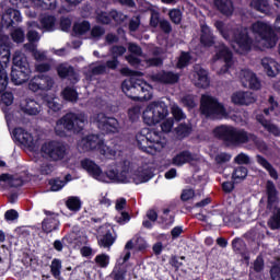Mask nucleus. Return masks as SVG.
I'll list each match as a JSON object with an SVG mask.
<instances>
[{
	"instance_id": "nucleus-43",
	"label": "nucleus",
	"mask_w": 280,
	"mask_h": 280,
	"mask_svg": "<svg viewBox=\"0 0 280 280\" xmlns=\"http://www.w3.org/2000/svg\"><path fill=\"white\" fill-rule=\"evenodd\" d=\"M176 135L182 139L191 135V124H180L176 128Z\"/></svg>"
},
{
	"instance_id": "nucleus-21",
	"label": "nucleus",
	"mask_w": 280,
	"mask_h": 280,
	"mask_svg": "<svg viewBox=\"0 0 280 280\" xmlns=\"http://www.w3.org/2000/svg\"><path fill=\"white\" fill-rule=\"evenodd\" d=\"M22 20L23 18L19 10L8 9L5 13L1 15V25L2 27H11L14 23H21Z\"/></svg>"
},
{
	"instance_id": "nucleus-42",
	"label": "nucleus",
	"mask_w": 280,
	"mask_h": 280,
	"mask_svg": "<svg viewBox=\"0 0 280 280\" xmlns=\"http://www.w3.org/2000/svg\"><path fill=\"white\" fill-rule=\"evenodd\" d=\"M4 91L5 88L2 92H0V104H3L4 106H12L14 103V94Z\"/></svg>"
},
{
	"instance_id": "nucleus-58",
	"label": "nucleus",
	"mask_w": 280,
	"mask_h": 280,
	"mask_svg": "<svg viewBox=\"0 0 280 280\" xmlns=\"http://www.w3.org/2000/svg\"><path fill=\"white\" fill-rule=\"evenodd\" d=\"M189 54L187 52H182L178 62H177V69H183L184 67H187V65H189Z\"/></svg>"
},
{
	"instance_id": "nucleus-7",
	"label": "nucleus",
	"mask_w": 280,
	"mask_h": 280,
	"mask_svg": "<svg viewBox=\"0 0 280 280\" xmlns=\"http://www.w3.org/2000/svg\"><path fill=\"white\" fill-rule=\"evenodd\" d=\"M86 125V114H67L59 119L55 126V132L59 137H65L67 130H73V132H80Z\"/></svg>"
},
{
	"instance_id": "nucleus-13",
	"label": "nucleus",
	"mask_w": 280,
	"mask_h": 280,
	"mask_svg": "<svg viewBox=\"0 0 280 280\" xmlns=\"http://www.w3.org/2000/svg\"><path fill=\"white\" fill-rule=\"evenodd\" d=\"M91 124H95L100 130L103 132H112L113 135L119 132L120 126L119 121L113 117H106V114L98 113L94 114L90 118Z\"/></svg>"
},
{
	"instance_id": "nucleus-61",
	"label": "nucleus",
	"mask_w": 280,
	"mask_h": 280,
	"mask_svg": "<svg viewBox=\"0 0 280 280\" xmlns=\"http://www.w3.org/2000/svg\"><path fill=\"white\" fill-rule=\"evenodd\" d=\"M96 19L100 23L108 24V23H110L112 18H110V13L108 14L104 11H98Z\"/></svg>"
},
{
	"instance_id": "nucleus-44",
	"label": "nucleus",
	"mask_w": 280,
	"mask_h": 280,
	"mask_svg": "<svg viewBox=\"0 0 280 280\" xmlns=\"http://www.w3.org/2000/svg\"><path fill=\"white\" fill-rule=\"evenodd\" d=\"M268 102H269V108L264 109L265 115H270L271 113L273 115H279V103L275 101V97L270 96Z\"/></svg>"
},
{
	"instance_id": "nucleus-34",
	"label": "nucleus",
	"mask_w": 280,
	"mask_h": 280,
	"mask_svg": "<svg viewBox=\"0 0 280 280\" xmlns=\"http://www.w3.org/2000/svg\"><path fill=\"white\" fill-rule=\"evenodd\" d=\"M55 27H56V18L51 15H44L40 19L39 30H44L45 32H54Z\"/></svg>"
},
{
	"instance_id": "nucleus-55",
	"label": "nucleus",
	"mask_w": 280,
	"mask_h": 280,
	"mask_svg": "<svg viewBox=\"0 0 280 280\" xmlns=\"http://www.w3.org/2000/svg\"><path fill=\"white\" fill-rule=\"evenodd\" d=\"M51 191H60L65 185H67V182L61 179H52L49 182Z\"/></svg>"
},
{
	"instance_id": "nucleus-2",
	"label": "nucleus",
	"mask_w": 280,
	"mask_h": 280,
	"mask_svg": "<svg viewBox=\"0 0 280 280\" xmlns=\"http://www.w3.org/2000/svg\"><path fill=\"white\" fill-rule=\"evenodd\" d=\"M81 167L89 176L98 180V183L105 184H122L135 183L141 185V183H148L152 178V171L148 166L138 167L130 162H125L124 165L109 166L105 172L102 170L95 161L91 159H84L81 161Z\"/></svg>"
},
{
	"instance_id": "nucleus-51",
	"label": "nucleus",
	"mask_w": 280,
	"mask_h": 280,
	"mask_svg": "<svg viewBox=\"0 0 280 280\" xmlns=\"http://www.w3.org/2000/svg\"><path fill=\"white\" fill-rule=\"evenodd\" d=\"M182 104L187 108H195V106H198V98L192 95H186L182 98Z\"/></svg>"
},
{
	"instance_id": "nucleus-27",
	"label": "nucleus",
	"mask_w": 280,
	"mask_h": 280,
	"mask_svg": "<svg viewBox=\"0 0 280 280\" xmlns=\"http://www.w3.org/2000/svg\"><path fill=\"white\" fill-rule=\"evenodd\" d=\"M155 82H163L164 84H174L178 82V74L172 72H160L153 75Z\"/></svg>"
},
{
	"instance_id": "nucleus-56",
	"label": "nucleus",
	"mask_w": 280,
	"mask_h": 280,
	"mask_svg": "<svg viewBox=\"0 0 280 280\" xmlns=\"http://www.w3.org/2000/svg\"><path fill=\"white\" fill-rule=\"evenodd\" d=\"M11 36L15 43H23L25 40V33L21 28H15Z\"/></svg>"
},
{
	"instance_id": "nucleus-57",
	"label": "nucleus",
	"mask_w": 280,
	"mask_h": 280,
	"mask_svg": "<svg viewBox=\"0 0 280 280\" xmlns=\"http://www.w3.org/2000/svg\"><path fill=\"white\" fill-rule=\"evenodd\" d=\"M114 280H125L126 279V270L121 268H115L110 275Z\"/></svg>"
},
{
	"instance_id": "nucleus-23",
	"label": "nucleus",
	"mask_w": 280,
	"mask_h": 280,
	"mask_svg": "<svg viewBox=\"0 0 280 280\" xmlns=\"http://www.w3.org/2000/svg\"><path fill=\"white\" fill-rule=\"evenodd\" d=\"M261 67L269 78H275L280 71V66L277 60L269 57L261 59Z\"/></svg>"
},
{
	"instance_id": "nucleus-11",
	"label": "nucleus",
	"mask_w": 280,
	"mask_h": 280,
	"mask_svg": "<svg viewBox=\"0 0 280 280\" xmlns=\"http://www.w3.org/2000/svg\"><path fill=\"white\" fill-rule=\"evenodd\" d=\"M8 36L0 33V93L8 89V65H10V43Z\"/></svg>"
},
{
	"instance_id": "nucleus-48",
	"label": "nucleus",
	"mask_w": 280,
	"mask_h": 280,
	"mask_svg": "<svg viewBox=\"0 0 280 280\" xmlns=\"http://www.w3.org/2000/svg\"><path fill=\"white\" fill-rule=\"evenodd\" d=\"M58 75L60 78H68V75H71V73H73V68H71L69 65L67 63H61L58 68Z\"/></svg>"
},
{
	"instance_id": "nucleus-60",
	"label": "nucleus",
	"mask_w": 280,
	"mask_h": 280,
	"mask_svg": "<svg viewBox=\"0 0 280 280\" xmlns=\"http://www.w3.org/2000/svg\"><path fill=\"white\" fill-rule=\"evenodd\" d=\"M139 115H141V108H139L138 106L132 107L128 112V117L130 121H137V119H139Z\"/></svg>"
},
{
	"instance_id": "nucleus-14",
	"label": "nucleus",
	"mask_w": 280,
	"mask_h": 280,
	"mask_svg": "<svg viewBox=\"0 0 280 280\" xmlns=\"http://www.w3.org/2000/svg\"><path fill=\"white\" fill-rule=\"evenodd\" d=\"M42 154L51 161H62L67 156V148L60 142H45L42 145Z\"/></svg>"
},
{
	"instance_id": "nucleus-40",
	"label": "nucleus",
	"mask_w": 280,
	"mask_h": 280,
	"mask_svg": "<svg viewBox=\"0 0 280 280\" xmlns=\"http://www.w3.org/2000/svg\"><path fill=\"white\" fill-rule=\"evenodd\" d=\"M221 218H223L225 224L242 222V219L235 212H222Z\"/></svg>"
},
{
	"instance_id": "nucleus-8",
	"label": "nucleus",
	"mask_w": 280,
	"mask_h": 280,
	"mask_svg": "<svg viewBox=\"0 0 280 280\" xmlns=\"http://www.w3.org/2000/svg\"><path fill=\"white\" fill-rule=\"evenodd\" d=\"M79 150L83 152L96 151L105 159H113L117 154V149H110V147L104 143V139L100 138L97 135H91L84 137L78 143Z\"/></svg>"
},
{
	"instance_id": "nucleus-46",
	"label": "nucleus",
	"mask_w": 280,
	"mask_h": 280,
	"mask_svg": "<svg viewBox=\"0 0 280 280\" xmlns=\"http://www.w3.org/2000/svg\"><path fill=\"white\" fill-rule=\"evenodd\" d=\"M246 176H248V170H246V167H244V166L237 167L233 173V179L236 183H240V180H244V178H246Z\"/></svg>"
},
{
	"instance_id": "nucleus-52",
	"label": "nucleus",
	"mask_w": 280,
	"mask_h": 280,
	"mask_svg": "<svg viewBox=\"0 0 280 280\" xmlns=\"http://www.w3.org/2000/svg\"><path fill=\"white\" fill-rule=\"evenodd\" d=\"M268 225L272 231L280 229V211L273 213V215L269 219Z\"/></svg>"
},
{
	"instance_id": "nucleus-18",
	"label": "nucleus",
	"mask_w": 280,
	"mask_h": 280,
	"mask_svg": "<svg viewBox=\"0 0 280 280\" xmlns=\"http://www.w3.org/2000/svg\"><path fill=\"white\" fill-rule=\"evenodd\" d=\"M190 80L195 86H198V89H208L210 84L207 70L202 69L200 66H195L194 71L190 74Z\"/></svg>"
},
{
	"instance_id": "nucleus-45",
	"label": "nucleus",
	"mask_w": 280,
	"mask_h": 280,
	"mask_svg": "<svg viewBox=\"0 0 280 280\" xmlns=\"http://www.w3.org/2000/svg\"><path fill=\"white\" fill-rule=\"evenodd\" d=\"M171 113L176 121H183L185 119V113L176 103L171 105Z\"/></svg>"
},
{
	"instance_id": "nucleus-19",
	"label": "nucleus",
	"mask_w": 280,
	"mask_h": 280,
	"mask_svg": "<svg viewBox=\"0 0 280 280\" xmlns=\"http://www.w3.org/2000/svg\"><path fill=\"white\" fill-rule=\"evenodd\" d=\"M232 104L236 106H250V104H255L257 98H255V94L249 91H236L231 95Z\"/></svg>"
},
{
	"instance_id": "nucleus-37",
	"label": "nucleus",
	"mask_w": 280,
	"mask_h": 280,
	"mask_svg": "<svg viewBox=\"0 0 280 280\" xmlns=\"http://www.w3.org/2000/svg\"><path fill=\"white\" fill-rule=\"evenodd\" d=\"M115 244V236L110 232H107L98 240V245L103 248H110Z\"/></svg>"
},
{
	"instance_id": "nucleus-4",
	"label": "nucleus",
	"mask_w": 280,
	"mask_h": 280,
	"mask_svg": "<svg viewBox=\"0 0 280 280\" xmlns=\"http://www.w3.org/2000/svg\"><path fill=\"white\" fill-rule=\"evenodd\" d=\"M136 141L140 150L147 152V154H156V152H161L167 143L160 132L149 130L148 128H143L137 133Z\"/></svg>"
},
{
	"instance_id": "nucleus-31",
	"label": "nucleus",
	"mask_w": 280,
	"mask_h": 280,
	"mask_svg": "<svg viewBox=\"0 0 280 280\" xmlns=\"http://www.w3.org/2000/svg\"><path fill=\"white\" fill-rule=\"evenodd\" d=\"M200 40L205 47H211V45H213V34L211 33V28H209L206 24H201Z\"/></svg>"
},
{
	"instance_id": "nucleus-39",
	"label": "nucleus",
	"mask_w": 280,
	"mask_h": 280,
	"mask_svg": "<svg viewBox=\"0 0 280 280\" xmlns=\"http://www.w3.org/2000/svg\"><path fill=\"white\" fill-rule=\"evenodd\" d=\"M66 205L70 211H80L82 209V200L79 197H69Z\"/></svg>"
},
{
	"instance_id": "nucleus-49",
	"label": "nucleus",
	"mask_w": 280,
	"mask_h": 280,
	"mask_svg": "<svg viewBox=\"0 0 280 280\" xmlns=\"http://www.w3.org/2000/svg\"><path fill=\"white\" fill-rule=\"evenodd\" d=\"M232 248L235 253H244L246 250V243L242 238H234L232 241Z\"/></svg>"
},
{
	"instance_id": "nucleus-47",
	"label": "nucleus",
	"mask_w": 280,
	"mask_h": 280,
	"mask_svg": "<svg viewBox=\"0 0 280 280\" xmlns=\"http://www.w3.org/2000/svg\"><path fill=\"white\" fill-rule=\"evenodd\" d=\"M74 33L75 34H86V32H89V30H91V24L86 21L84 22H79L77 24H74L73 26Z\"/></svg>"
},
{
	"instance_id": "nucleus-12",
	"label": "nucleus",
	"mask_w": 280,
	"mask_h": 280,
	"mask_svg": "<svg viewBox=\"0 0 280 280\" xmlns=\"http://www.w3.org/2000/svg\"><path fill=\"white\" fill-rule=\"evenodd\" d=\"M12 137L15 143L28 150H36V148L40 145V133H38V131L32 132L18 127L12 131Z\"/></svg>"
},
{
	"instance_id": "nucleus-36",
	"label": "nucleus",
	"mask_w": 280,
	"mask_h": 280,
	"mask_svg": "<svg viewBox=\"0 0 280 280\" xmlns=\"http://www.w3.org/2000/svg\"><path fill=\"white\" fill-rule=\"evenodd\" d=\"M62 270V260L54 258L50 264V272L55 279L60 280V275Z\"/></svg>"
},
{
	"instance_id": "nucleus-10",
	"label": "nucleus",
	"mask_w": 280,
	"mask_h": 280,
	"mask_svg": "<svg viewBox=\"0 0 280 280\" xmlns=\"http://www.w3.org/2000/svg\"><path fill=\"white\" fill-rule=\"evenodd\" d=\"M201 113L206 115V117H214L215 119H224V117L229 116L226 108L222 103H219L215 97L211 95H202L201 96Z\"/></svg>"
},
{
	"instance_id": "nucleus-54",
	"label": "nucleus",
	"mask_w": 280,
	"mask_h": 280,
	"mask_svg": "<svg viewBox=\"0 0 280 280\" xmlns=\"http://www.w3.org/2000/svg\"><path fill=\"white\" fill-rule=\"evenodd\" d=\"M168 16L175 25H178L183 21V13L178 9L171 10Z\"/></svg>"
},
{
	"instance_id": "nucleus-38",
	"label": "nucleus",
	"mask_w": 280,
	"mask_h": 280,
	"mask_svg": "<svg viewBox=\"0 0 280 280\" xmlns=\"http://www.w3.org/2000/svg\"><path fill=\"white\" fill-rule=\"evenodd\" d=\"M44 101L46 102L48 108L52 110L54 113H57V110H60L61 105L59 103V100L56 96H45Z\"/></svg>"
},
{
	"instance_id": "nucleus-1",
	"label": "nucleus",
	"mask_w": 280,
	"mask_h": 280,
	"mask_svg": "<svg viewBox=\"0 0 280 280\" xmlns=\"http://www.w3.org/2000/svg\"><path fill=\"white\" fill-rule=\"evenodd\" d=\"M214 26L237 54H248L253 46L259 49L261 47L272 49L277 45L275 30L265 21L253 22L249 28H240L236 32L231 31V25L222 21H217Z\"/></svg>"
},
{
	"instance_id": "nucleus-64",
	"label": "nucleus",
	"mask_w": 280,
	"mask_h": 280,
	"mask_svg": "<svg viewBox=\"0 0 280 280\" xmlns=\"http://www.w3.org/2000/svg\"><path fill=\"white\" fill-rule=\"evenodd\" d=\"M270 275L272 280H280V264L271 268Z\"/></svg>"
},
{
	"instance_id": "nucleus-22",
	"label": "nucleus",
	"mask_w": 280,
	"mask_h": 280,
	"mask_svg": "<svg viewBox=\"0 0 280 280\" xmlns=\"http://www.w3.org/2000/svg\"><path fill=\"white\" fill-rule=\"evenodd\" d=\"M58 213L56 212H46V218L43 221L42 229L45 231V233H51L52 231H56L58 229V224H60V221L58 220Z\"/></svg>"
},
{
	"instance_id": "nucleus-33",
	"label": "nucleus",
	"mask_w": 280,
	"mask_h": 280,
	"mask_svg": "<svg viewBox=\"0 0 280 280\" xmlns=\"http://www.w3.org/2000/svg\"><path fill=\"white\" fill-rule=\"evenodd\" d=\"M256 119L259 124L262 125L265 130H268V132H271V135H275V137H279L280 130L279 127L270 124L266 118H264L262 115H257Z\"/></svg>"
},
{
	"instance_id": "nucleus-63",
	"label": "nucleus",
	"mask_w": 280,
	"mask_h": 280,
	"mask_svg": "<svg viewBox=\"0 0 280 280\" xmlns=\"http://www.w3.org/2000/svg\"><path fill=\"white\" fill-rule=\"evenodd\" d=\"M15 235L19 237L25 238L30 237V230H27L25 226H19L14 230Z\"/></svg>"
},
{
	"instance_id": "nucleus-28",
	"label": "nucleus",
	"mask_w": 280,
	"mask_h": 280,
	"mask_svg": "<svg viewBox=\"0 0 280 280\" xmlns=\"http://www.w3.org/2000/svg\"><path fill=\"white\" fill-rule=\"evenodd\" d=\"M250 8L256 10L257 12H261V14H270V2L268 0H252Z\"/></svg>"
},
{
	"instance_id": "nucleus-30",
	"label": "nucleus",
	"mask_w": 280,
	"mask_h": 280,
	"mask_svg": "<svg viewBox=\"0 0 280 280\" xmlns=\"http://www.w3.org/2000/svg\"><path fill=\"white\" fill-rule=\"evenodd\" d=\"M257 163L258 165H261V167H264V170H266L269 174V176H271V178H273L275 180H277L279 178V174L277 173V171L275 170V167H272V164H270V162H268V160H266L264 156L257 155Z\"/></svg>"
},
{
	"instance_id": "nucleus-17",
	"label": "nucleus",
	"mask_w": 280,
	"mask_h": 280,
	"mask_svg": "<svg viewBox=\"0 0 280 280\" xmlns=\"http://www.w3.org/2000/svg\"><path fill=\"white\" fill-rule=\"evenodd\" d=\"M54 86V79L47 75H37L28 82L30 91L37 93V91H49Z\"/></svg>"
},
{
	"instance_id": "nucleus-25",
	"label": "nucleus",
	"mask_w": 280,
	"mask_h": 280,
	"mask_svg": "<svg viewBox=\"0 0 280 280\" xmlns=\"http://www.w3.org/2000/svg\"><path fill=\"white\" fill-rule=\"evenodd\" d=\"M38 23L36 22H28V33H27V40L28 44L25 45L26 49H30V45H36L34 43H38L40 40V35H38V32L34 30H38Z\"/></svg>"
},
{
	"instance_id": "nucleus-26",
	"label": "nucleus",
	"mask_w": 280,
	"mask_h": 280,
	"mask_svg": "<svg viewBox=\"0 0 280 280\" xmlns=\"http://www.w3.org/2000/svg\"><path fill=\"white\" fill-rule=\"evenodd\" d=\"M268 209H277V188L272 182H267Z\"/></svg>"
},
{
	"instance_id": "nucleus-9",
	"label": "nucleus",
	"mask_w": 280,
	"mask_h": 280,
	"mask_svg": "<svg viewBox=\"0 0 280 280\" xmlns=\"http://www.w3.org/2000/svg\"><path fill=\"white\" fill-rule=\"evenodd\" d=\"M32 75V70L30 69V62H27V57L21 51H16L13 56V67L11 70V80L13 84L20 86V84H25Z\"/></svg>"
},
{
	"instance_id": "nucleus-6",
	"label": "nucleus",
	"mask_w": 280,
	"mask_h": 280,
	"mask_svg": "<svg viewBox=\"0 0 280 280\" xmlns=\"http://www.w3.org/2000/svg\"><path fill=\"white\" fill-rule=\"evenodd\" d=\"M170 117V108L163 101H153L142 110V119L147 126H156Z\"/></svg>"
},
{
	"instance_id": "nucleus-50",
	"label": "nucleus",
	"mask_w": 280,
	"mask_h": 280,
	"mask_svg": "<svg viewBox=\"0 0 280 280\" xmlns=\"http://www.w3.org/2000/svg\"><path fill=\"white\" fill-rule=\"evenodd\" d=\"M62 95L68 102H78V92L72 88H66Z\"/></svg>"
},
{
	"instance_id": "nucleus-35",
	"label": "nucleus",
	"mask_w": 280,
	"mask_h": 280,
	"mask_svg": "<svg viewBox=\"0 0 280 280\" xmlns=\"http://www.w3.org/2000/svg\"><path fill=\"white\" fill-rule=\"evenodd\" d=\"M28 3L44 10H54L56 8V0H28Z\"/></svg>"
},
{
	"instance_id": "nucleus-41",
	"label": "nucleus",
	"mask_w": 280,
	"mask_h": 280,
	"mask_svg": "<svg viewBox=\"0 0 280 280\" xmlns=\"http://www.w3.org/2000/svg\"><path fill=\"white\" fill-rule=\"evenodd\" d=\"M27 50L32 51V54H33L35 60H37V62H43V61L47 60V55L45 54V51L38 50L36 48V45H30Z\"/></svg>"
},
{
	"instance_id": "nucleus-5",
	"label": "nucleus",
	"mask_w": 280,
	"mask_h": 280,
	"mask_svg": "<svg viewBox=\"0 0 280 280\" xmlns=\"http://www.w3.org/2000/svg\"><path fill=\"white\" fill-rule=\"evenodd\" d=\"M213 136L218 139L226 141L232 145H240V143H247V141H255V136L248 135L244 130L235 129V127L221 125L213 129Z\"/></svg>"
},
{
	"instance_id": "nucleus-24",
	"label": "nucleus",
	"mask_w": 280,
	"mask_h": 280,
	"mask_svg": "<svg viewBox=\"0 0 280 280\" xmlns=\"http://www.w3.org/2000/svg\"><path fill=\"white\" fill-rule=\"evenodd\" d=\"M20 108L25 115H38L40 113V104L33 98H25L22 101Z\"/></svg>"
},
{
	"instance_id": "nucleus-32",
	"label": "nucleus",
	"mask_w": 280,
	"mask_h": 280,
	"mask_svg": "<svg viewBox=\"0 0 280 280\" xmlns=\"http://www.w3.org/2000/svg\"><path fill=\"white\" fill-rule=\"evenodd\" d=\"M85 77L88 80H91L93 75H100L102 73H106V66H95V63H92L84 70Z\"/></svg>"
},
{
	"instance_id": "nucleus-15",
	"label": "nucleus",
	"mask_w": 280,
	"mask_h": 280,
	"mask_svg": "<svg viewBox=\"0 0 280 280\" xmlns=\"http://www.w3.org/2000/svg\"><path fill=\"white\" fill-rule=\"evenodd\" d=\"M217 60H219V62H224V68L218 71V73H220L221 75L222 73H228V71H231V69H233V54L231 52V50H229L226 46L220 45L217 48V54L213 57V62H217Z\"/></svg>"
},
{
	"instance_id": "nucleus-29",
	"label": "nucleus",
	"mask_w": 280,
	"mask_h": 280,
	"mask_svg": "<svg viewBox=\"0 0 280 280\" xmlns=\"http://www.w3.org/2000/svg\"><path fill=\"white\" fill-rule=\"evenodd\" d=\"M214 4L225 16L233 14V2L231 0H214Z\"/></svg>"
},
{
	"instance_id": "nucleus-16",
	"label": "nucleus",
	"mask_w": 280,
	"mask_h": 280,
	"mask_svg": "<svg viewBox=\"0 0 280 280\" xmlns=\"http://www.w3.org/2000/svg\"><path fill=\"white\" fill-rule=\"evenodd\" d=\"M238 78L245 89H252V91H259L261 89V81H259L257 74L248 69L241 70Z\"/></svg>"
},
{
	"instance_id": "nucleus-62",
	"label": "nucleus",
	"mask_w": 280,
	"mask_h": 280,
	"mask_svg": "<svg viewBox=\"0 0 280 280\" xmlns=\"http://www.w3.org/2000/svg\"><path fill=\"white\" fill-rule=\"evenodd\" d=\"M115 220L118 222V224H126V222H130V214L121 211L118 213V215H116Z\"/></svg>"
},
{
	"instance_id": "nucleus-53",
	"label": "nucleus",
	"mask_w": 280,
	"mask_h": 280,
	"mask_svg": "<svg viewBox=\"0 0 280 280\" xmlns=\"http://www.w3.org/2000/svg\"><path fill=\"white\" fill-rule=\"evenodd\" d=\"M95 262L100 268H106L110 262V257L106 254H101L95 257Z\"/></svg>"
},
{
	"instance_id": "nucleus-59",
	"label": "nucleus",
	"mask_w": 280,
	"mask_h": 280,
	"mask_svg": "<svg viewBox=\"0 0 280 280\" xmlns=\"http://www.w3.org/2000/svg\"><path fill=\"white\" fill-rule=\"evenodd\" d=\"M172 128H174V118L164 119L161 125V129L163 132H172Z\"/></svg>"
},
{
	"instance_id": "nucleus-20",
	"label": "nucleus",
	"mask_w": 280,
	"mask_h": 280,
	"mask_svg": "<svg viewBox=\"0 0 280 280\" xmlns=\"http://www.w3.org/2000/svg\"><path fill=\"white\" fill-rule=\"evenodd\" d=\"M198 161H200V156L198 154H191L189 151H183L173 156L172 163L176 167H183L186 163L196 165Z\"/></svg>"
},
{
	"instance_id": "nucleus-3",
	"label": "nucleus",
	"mask_w": 280,
	"mask_h": 280,
	"mask_svg": "<svg viewBox=\"0 0 280 280\" xmlns=\"http://www.w3.org/2000/svg\"><path fill=\"white\" fill-rule=\"evenodd\" d=\"M120 73L122 75H131L121 85L122 92L127 97H130V100H150L152 97V86L148 82L139 79L141 78V73L132 72L128 68H122Z\"/></svg>"
}]
</instances>
